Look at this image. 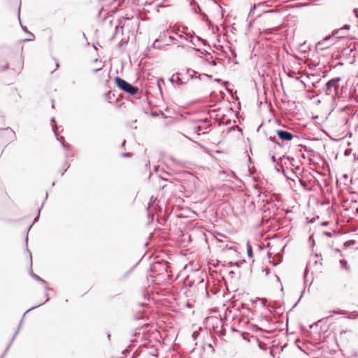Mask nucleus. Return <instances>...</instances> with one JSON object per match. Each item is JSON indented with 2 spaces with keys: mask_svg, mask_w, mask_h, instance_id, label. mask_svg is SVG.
Segmentation results:
<instances>
[{
  "mask_svg": "<svg viewBox=\"0 0 358 358\" xmlns=\"http://www.w3.org/2000/svg\"><path fill=\"white\" fill-rule=\"evenodd\" d=\"M341 81V78L336 77L328 80L324 88V91L326 94L331 96L332 99H336L339 98L338 91L340 89L339 83Z\"/></svg>",
  "mask_w": 358,
  "mask_h": 358,
  "instance_id": "obj_1",
  "label": "nucleus"
},
{
  "mask_svg": "<svg viewBox=\"0 0 358 358\" xmlns=\"http://www.w3.org/2000/svg\"><path fill=\"white\" fill-rule=\"evenodd\" d=\"M115 83L119 89L130 95H136L139 91L137 86L129 83L127 81L120 77H116L115 78Z\"/></svg>",
  "mask_w": 358,
  "mask_h": 358,
  "instance_id": "obj_2",
  "label": "nucleus"
},
{
  "mask_svg": "<svg viewBox=\"0 0 358 358\" xmlns=\"http://www.w3.org/2000/svg\"><path fill=\"white\" fill-rule=\"evenodd\" d=\"M196 122L201 123V124L195 126L193 128L195 133H196L198 135H200V131L203 130L204 131L203 132V134L208 133V131H206V130L208 129L210 127L211 124L210 123V121L207 118L199 119L196 120Z\"/></svg>",
  "mask_w": 358,
  "mask_h": 358,
  "instance_id": "obj_3",
  "label": "nucleus"
},
{
  "mask_svg": "<svg viewBox=\"0 0 358 358\" xmlns=\"http://www.w3.org/2000/svg\"><path fill=\"white\" fill-rule=\"evenodd\" d=\"M350 29V25L345 24L343 27L334 30L331 35L326 36L325 38H323V40H322L321 41H319L317 43V47L322 46L324 43L329 41L332 37H334L336 35H338L341 31H349Z\"/></svg>",
  "mask_w": 358,
  "mask_h": 358,
  "instance_id": "obj_4",
  "label": "nucleus"
},
{
  "mask_svg": "<svg viewBox=\"0 0 358 358\" xmlns=\"http://www.w3.org/2000/svg\"><path fill=\"white\" fill-rule=\"evenodd\" d=\"M276 134L278 138L283 141H290L295 136L292 133L285 130H277Z\"/></svg>",
  "mask_w": 358,
  "mask_h": 358,
  "instance_id": "obj_5",
  "label": "nucleus"
},
{
  "mask_svg": "<svg viewBox=\"0 0 358 358\" xmlns=\"http://www.w3.org/2000/svg\"><path fill=\"white\" fill-rule=\"evenodd\" d=\"M46 296H48V294H46ZM48 300H49V297H48V296H47V298H46L45 301L43 303H39L38 305L35 306H33L32 308H31L28 309V310H27L24 313L23 317H24V316H25V315H26L28 312H29L30 310H33V309H34V308H37V307H38V306H41L42 304H43L45 302H46V301H48ZM22 318H24V317H22ZM22 320H23V319H22V320H21V322H20V324H22ZM20 325H21V324H20ZM20 328V326H19L18 329L17 330V331L15 332V334L14 336L13 337V338H12V340H11L10 343V345H11L12 342H13V340L15 339V336H16V335L17 334V333H18V331H19ZM9 347H10V346H8V348H9ZM8 349V348H7V349L5 350L4 354L7 352Z\"/></svg>",
  "mask_w": 358,
  "mask_h": 358,
  "instance_id": "obj_6",
  "label": "nucleus"
},
{
  "mask_svg": "<svg viewBox=\"0 0 358 358\" xmlns=\"http://www.w3.org/2000/svg\"><path fill=\"white\" fill-rule=\"evenodd\" d=\"M6 136V141L8 142H12L15 140V131L10 127H7L4 129Z\"/></svg>",
  "mask_w": 358,
  "mask_h": 358,
  "instance_id": "obj_7",
  "label": "nucleus"
},
{
  "mask_svg": "<svg viewBox=\"0 0 358 358\" xmlns=\"http://www.w3.org/2000/svg\"><path fill=\"white\" fill-rule=\"evenodd\" d=\"M30 275L34 279L36 280V281L39 282H41L44 287H45V289H49V287H48V283L45 280H44L43 279H42L41 277H39L38 275L34 273L32 271H31L30 273Z\"/></svg>",
  "mask_w": 358,
  "mask_h": 358,
  "instance_id": "obj_8",
  "label": "nucleus"
},
{
  "mask_svg": "<svg viewBox=\"0 0 358 358\" xmlns=\"http://www.w3.org/2000/svg\"><path fill=\"white\" fill-rule=\"evenodd\" d=\"M180 73H177L176 75H173L170 79L169 80L171 82V83H176L178 85H182L183 84H185V82H183L182 80V79L180 78Z\"/></svg>",
  "mask_w": 358,
  "mask_h": 358,
  "instance_id": "obj_9",
  "label": "nucleus"
},
{
  "mask_svg": "<svg viewBox=\"0 0 358 358\" xmlns=\"http://www.w3.org/2000/svg\"><path fill=\"white\" fill-rule=\"evenodd\" d=\"M162 41V39L161 38V37L155 39L152 45L147 47V51H150L152 49H160L161 46H159L158 43Z\"/></svg>",
  "mask_w": 358,
  "mask_h": 358,
  "instance_id": "obj_10",
  "label": "nucleus"
},
{
  "mask_svg": "<svg viewBox=\"0 0 358 358\" xmlns=\"http://www.w3.org/2000/svg\"><path fill=\"white\" fill-rule=\"evenodd\" d=\"M247 254L250 258H252L253 257L252 248L250 242H248L247 243Z\"/></svg>",
  "mask_w": 358,
  "mask_h": 358,
  "instance_id": "obj_11",
  "label": "nucleus"
},
{
  "mask_svg": "<svg viewBox=\"0 0 358 358\" xmlns=\"http://www.w3.org/2000/svg\"><path fill=\"white\" fill-rule=\"evenodd\" d=\"M340 264H341L342 268L346 269L347 271H350V266H349V264H348L346 260L341 259L340 261Z\"/></svg>",
  "mask_w": 358,
  "mask_h": 358,
  "instance_id": "obj_12",
  "label": "nucleus"
},
{
  "mask_svg": "<svg viewBox=\"0 0 358 358\" xmlns=\"http://www.w3.org/2000/svg\"><path fill=\"white\" fill-rule=\"evenodd\" d=\"M276 13V12L273 10H268L266 12L264 13V16L266 17V18H271V17L275 14Z\"/></svg>",
  "mask_w": 358,
  "mask_h": 358,
  "instance_id": "obj_13",
  "label": "nucleus"
},
{
  "mask_svg": "<svg viewBox=\"0 0 358 358\" xmlns=\"http://www.w3.org/2000/svg\"><path fill=\"white\" fill-rule=\"evenodd\" d=\"M187 73H189V76H190V78L192 79L193 78H198V73L195 71H193V70H191V69H189L187 71Z\"/></svg>",
  "mask_w": 358,
  "mask_h": 358,
  "instance_id": "obj_14",
  "label": "nucleus"
},
{
  "mask_svg": "<svg viewBox=\"0 0 358 358\" xmlns=\"http://www.w3.org/2000/svg\"><path fill=\"white\" fill-rule=\"evenodd\" d=\"M206 348L210 351V355H213L215 352L214 348L211 343L206 344V347L203 348L205 350Z\"/></svg>",
  "mask_w": 358,
  "mask_h": 358,
  "instance_id": "obj_15",
  "label": "nucleus"
},
{
  "mask_svg": "<svg viewBox=\"0 0 358 358\" xmlns=\"http://www.w3.org/2000/svg\"><path fill=\"white\" fill-rule=\"evenodd\" d=\"M330 313L332 314H336V315H346L348 312L346 310H331Z\"/></svg>",
  "mask_w": 358,
  "mask_h": 358,
  "instance_id": "obj_16",
  "label": "nucleus"
},
{
  "mask_svg": "<svg viewBox=\"0 0 358 358\" xmlns=\"http://www.w3.org/2000/svg\"><path fill=\"white\" fill-rule=\"evenodd\" d=\"M281 158L282 159H287V160H289L290 162V164L292 166H295V164H294L295 159L293 157H291L289 156L283 155Z\"/></svg>",
  "mask_w": 358,
  "mask_h": 358,
  "instance_id": "obj_17",
  "label": "nucleus"
},
{
  "mask_svg": "<svg viewBox=\"0 0 358 358\" xmlns=\"http://www.w3.org/2000/svg\"><path fill=\"white\" fill-rule=\"evenodd\" d=\"M268 140L273 143H274L275 144H276L278 146H279L280 148H282V145L279 143L277 139L275 138V137H272V136H270L268 138Z\"/></svg>",
  "mask_w": 358,
  "mask_h": 358,
  "instance_id": "obj_18",
  "label": "nucleus"
},
{
  "mask_svg": "<svg viewBox=\"0 0 358 358\" xmlns=\"http://www.w3.org/2000/svg\"><path fill=\"white\" fill-rule=\"evenodd\" d=\"M212 78V76L210 75H208V74H206V73H202V74H198V78L200 79V80H202L203 78H206V79H210Z\"/></svg>",
  "mask_w": 358,
  "mask_h": 358,
  "instance_id": "obj_19",
  "label": "nucleus"
},
{
  "mask_svg": "<svg viewBox=\"0 0 358 358\" xmlns=\"http://www.w3.org/2000/svg\"><path fill=\"white\" fill-rule=\"evenodd\" d=\"M22 29L25 33L29 34L31 36V38L26 39V41H32L34 38V35L29 32L26 28L22 27Z\"/></svg>",
  "mask_w": 358,
  "mask_h": 358,
  "instance_id": "obj_20",
  "label": "nucleus"
},
{
  "mask_svg": "<svg viewBox=\"0 0 358 358\" xmlns=\"http://www.w3.org/2000/svg\"><path fill=\"white\" fill-rule=\"evenodd\" d=\"M355 243V241L354 240H350V241H348L345 243V246H352V245H354Z\"/></svg>",
  "mask_w": 358,
  "mask_h": 358,
  "instance_id": "obj_21",
  "label": "nucleus"
},
{
  "mask_svg": "<svg viewBox=\"0 0 358 358\" xmlns=\"http://www.w3.org/2000/svg\"><path fill=\"white\" fill-rule=\"evenodd\" d=\"M258 345H259V348H261L262 350L266 349V345L261 341H258Z\"/></svg>",
  "mask_w": 358,
  "mask_h": 358,
  "instance_id": "obj_22",
  "label": "nucleus"
},
{
  "mask_svg": "<svg viewBox=\"0 0 358 358\" xmlns=\"http://www.w3.org/2000/svg\"><path fill=\"white\" fill-rule=\"evenodd\" d=\"M345 31H341L338 35H336V38H341L346 36L347 34H345Z\"/></svg>",
  "mask_w": 358,
  "mask_h": 358,
  "instance_id": "obj_23",
  "label": "nucleus"
},
{
  "mask_svg": "<svg viewBox=\"0 0 358 358\" xmlns=\"http://www.w3.org/2000/svg\"><path fill=\"white\" fill-rule=\"evenodd\" d=\"M121 155L123 157H130L131 156V154L130 152H124L122 153Z\"/></svg>",
  "mask_w": 358,
  "mask_h": 358,
  "instance_id": "obj_24",
  "label": "nucleus"
},
{
  "mask_svg": "<svg viewBox=\"0 0 358 358\" xmlns=\"http://www.w3.org/2000/svg\"><path fill=\"white\" fill-rule=\"evenodd\" d=\"M65 166H66V168L63 170V172H62V176L64 174V172L66 171L67 169L69 167L70 165L67 162H66Z\"/></svg>",
  "mask_w": 358,
  "mask_h": 358,
  "instance_id": "obj_25",
  "label": "nucleus"
},
{
  "mask_svg": "<svg viewBox=\"0 0 358 358\" xmlns=\"http://www.w3.org/2000/svg\"><path fill=\"white\" fill-rule=\"evenodd\" d=\"M42 207H43V205L41 206V208H42ZM41 209V208H40V209L38 210V215L34 218L33 223H34L35 222H36V221L38 220Z\"/></svg>",
  "mask_w": 358,
  "mask_h": 358,
  "instance_id": "obj_26",
  "label": "nucleus"
},
{
  "mask_svg": "<svg viewBox=\"0 0 358 358\" xmlns=\"http://www.w3.org/2000/svg\"><path fill=\"white\" fill-rule=\"evenodd\" d=\"M199 333L197 331H194L192 334V337L195 340L196 337L198 336Z\"/></svg>",
  "mask_w": 358,
  "mask_h": 358,
  "instance_id": "obj_27",
  "label": "nucleus"
},
{
  "mask_svg": "<svg viewBox=\"0 0 358 358\" xmlns=\"http://www.w3.org/2000/svg\"><path fill=\"white\" fill-rule=\"evenodd\" d=\"M9 68V64L6 63L1 69L2 71L7 70Z\"/></svg>",
  "mask_w": 358,
  "mask_h": 358,
  "instance_id": "obj_28",
  "label": "nucleus"
},
{
  "mask_svg": "<svg viewBox=\"0 0 358 358\" xmlns=\"http://www.w3.org/2000/svg\"><path fill=\"white\" fill-rule=\"evenodd\" d=\"M56 129H57L56 127H55V126L52 127V130L55 134V136H56L57 139L59 140L58 134H57Z\"/></svg>",
  "mask_w": 358,
  "mask_h": 358,
  "instance_id": "obj_29",
  "label": "nucleus"
},
{
  "mask_svg": "<svg viewBox=\"0 0 358 358\" xmlns=\"http://www.w3.org/2000/svg\"><path fill=\"white\" fill-rule=\"evenodd\" d=\"M194 10H195V12H196V13H199V12H200V11H201V8H200V7L199 6V5H197V8H194Z\"/></svg>",
  "mask_w": 358,
  "mask_h": 358,
  "instance_id": "obj_30",
  "label": "nucleus"
},
{
  "mask_svg": "<svg viewBox=\"0 0 358 358\" xmlns=\"http://www.w3.org/2000/svg\"><path fill=\"white\" fill-rule=\"evenodd\" d=\"M169 40H170L171 42H173V43H175V41H177L175 38H173V37H172V36H169Z\"/></svg>",
  "mask_w": 358,
  "mask_h": 358,
  "instance_id": "obj_31",
  "label": "nucleus"
},
{
  "mask_svg": "<svg viewBox=\"0 0 358 358\" xmlns=\"http://www.w3.org/2000/svg\"><path fill=\"white\" fill-rule=\"evenodd\" d=\"M22 69V66H19V68H18L17 70H15V71H16L17 73H20V72L21 71Z\"/></svg>",
  "mask_w": 358,
  "mask_h": 358,
  "instance_id": "obj_32",
  "label": "nucleus"
},
{
  "mask_svg": "<svg viewBox=\"0 0 358 358\" xmlns=\"http://www.w3.org/2000/svg\"><path fill=\"white\" fill-rule=\"evenodd\" d=\"M62 147H63L64 148H65V149L68 148V145H66L64 142H62Z\"/></svg>",
  "mask_w": 358,
  "mask_h": 358,
  "instance_id": "obj_33",
  "label": "nucleus"
},
{
  "mask_svg": "<svg viewBox=\"0 0 358 358\" xmlns=\"http://www.w3.org/2000/svg\"><path fill=\"white\" fill-rule=\"evenodd\" d=\"M27 251L29 253V257H30V260H31V263L32 262V259H31V252H29V249L27 248Z\"/></svg>",
  "mask_w": 358,
  "mask_h": 358,
  "instance_id": "obj_34",
  "label": "nucleus"
},
{
  "mask_svg": "<svg viewBox=\"0 0 358 358\" xmlns=\"http://www.w3.org/2000/svg\"><path fill=\"white\" fill-rule=\"evenodd\" d=\"M125 144H126V141L124 140L122 144H121V148H123L124 146H125Z\"/></svg>",
  "mask_w": 358,
  "mask_h": 358,
  "instance_id": "obj_35",
  "label": "nucleus"
},
{
  "mask_svg": "<svg viewBox=\"0 0 358 358\" xmlns=\"http://www.w3.org/2000/svg\"><path fill=\"white\" fill-rule=\"evenodd\" d=\"M271 161H272L273 163H275V162H276V159H275V157H274L273 155V156H271Z\"/></svg>",
  "mask_w": 358,
  "mask_h": 358,
  "instance_id": "obj_36",
  "label": "nucleus"
},
{
  "mask_svg": "<svg viewBox=\"0 0 358 358\" xmlns=\"http://www.w3.org/2000/svg\"><path fill=\"white\" fill-rule=\"evenodd\" d=\"M32 225H34V223H31V224L27 228V233L29 232V231L30 230V229L31 228Z\"/></svg>",
  "mask_w": 358,
  "mask_h": 358,
  "instance_id": "obj_37",
  "label": "nucleus"
},
{
  "mask_svg": "<svg viewBox=\"0 0 358 358\" xmlns=\"http://www.w3.org/2000/svg\"><path fill=\"white\" fill-rule=\"evenodd\" d=\"M271 263L273 266H277L279 264V262H275L274 261H273Z\"/></svg>",
  "mask_w": 358,
  "mask_h": 358,
  "instance_id": "obj_38",
  "label": "nucleus"
},
{
  "mask_svg": "<svg viewBox=\"0 0 358 358\" xmlns=\"http://www.w3.org/2000/svg\"><path fill=\"white\" fill-rule=\"evenodd\" d=\"M210 338L214 341L215 343L217 341L215 337L210 336Z\"/></svg>",
  "mask_w": 358,
  "mask_h": 358,
  "instance_id": "obj_39",
  "label": "nucleus"
},
{
  "mask_svg": "<svg viewBox=\"0 0 358 358\" xmlns=\"http://www.w3.org/2000/svg\"><path fill=\"white\" fill-rule=\"evenodd\" d=\"M278 27H279V25H275V26H273V27H271V29H276Z\"/></svg>",
  "mask_w": 358,
  "mask_h": 358,
  "instance_id": "obj_40",
  "label": "nucleus"
},
{
  "mask_svg": "<svg viewBox=\"0 0 358 358\" xmlns=\"http://www.w3.org/2000/svg\"><path fill=\"white\" fill-rule=\"evenodd\" d=\"M28 233H27V236H26V238H25V243L26 244H27V242H28V236H27Z\"/></svg>",
  "mask_w": 358,
  "mask_h": 358,
  "instance_id": "obj_41",
  "label": "nucleus"
},
{
  "mask_svg": "<svg viewBox=\"0 0 358 358\" xmlns=\"http://www.w3.org/2000/svg\"><path fill=\"white\" fill-rule=\"evenodd\" d=\"M324 234L328 236H331V234L329 232H324Z\"/></svg>",
  "mask_w": 358,
  "mask_h": 358,
  "instance_id": "obj_42",
  "label": "nucleus"
},
{
  "mask_svg": "<svg viewBox=\"0 0 358 358\" xmlns=\"http://www.w3.org/2000/svg\"><path fill=\"white\" fill-rule=\"evenodd\" d=\"M107 337L108 338V339L110 340V334L109 332L107 333Z\"/></svg>",
  "mask_w": 358,
  "mask_h": 358,
  "instance_id": "obj_43",
  "label": "nucleus"
},
{
  "mask_svg": "<svg viewBox=\"0 0 358 358\" xmlns=\"http://www.w3.org/2000/svg\"><path fill=\"white\" fill-rule=\"evenodd\" d=\"M52 107L55 108V103H54V101L53 100L52 101Z\"/></svg>",
  "mask_w": 358,
  "mask_h": 358,
  "instance_id": "obj_44",
  "label": "nucleus"
},
{
  "mask_svg": "<svg viewBox=\"0 0 358 358\" xmlns=\"http://www.w3.org/2000/svg\"><path fill=\"white\" fill-rule=\"evenodd\" d=\"M106 96L107 97H109V96H110V92L106 93Z\"/></svg>",
  "mask_w": 358,
  "mask_h": 358,
  "instance_id": "obj_45",
  "label": "nucleus"
},
{
  "mask_svg": "<svg viewBox=\"0 0 358 358\" xmlns=\"http://www.w3.org/2000/svg\"><path fill=\"white\" fill-rule=\"evenodd\" d=\"M285 176H286L288 179H290V180H294V179L291 178L290 177H289V176H286V175H285Z\"/></svg>",
  "mask_w": 358,
  "mask_h": 358,
  "instance_id": "obj_46",
  "label": "nucleus"
},
{
  "mask_svg": "<svg viewBox=\"0 0 358 358\" xmlns=\"http://www.w3.org/2000/svg\"><path fill=\"white\" fill-rule=\"evenodd\" d=\"M138 306H144V304L143 303H138Z\"/></svg>",
  "mask_w": 358,
  "mask_h": 358,
  "instance_id": "obj_47",
  "label": "nucleus"
},
{
  "mask_svg": "<svg viewBox=\"0 0 358 358\" xmlns=\"http://www.w3.org/2000/svg\"><path fill=\"white\" fill-rule=\"evenodd\" d=\"M58 67H59V63L57 62V64H56V69H57Z\"/></svg>",
  "mask_w": 358,
  "mask_h": 358,
  "instance_id": "obj_48",
  "label": "nucleus"
},
{
  "mask_svg": "<svg viewBox=\"0 0 358 358\" xmlns=\"http://www.w3.org/2000/svg\"><path fill=\"white\" fill-rule=\"evenodd\" d=\"M51 121H52V122H55V118H54V117H52V120H51Z\"/></svg>",
  "mask_w": 358,
  "mask_h": 358,
  "instance_id": "obj_49",
  "label": "nucleus"
},
{
  "mask_svg": "<svg viewBox=\"0 0 358 358\" xmlns=\"http://www.w3.org/2000/svg\"><path fill=\"white\" fill-rule=\"evenodd\" d=\"M328 46H325V47H321V49H325L327 48Z\"/></svg>",
  "mask_w": 358,
  "mask_h": 358,
  "instance_id": "obj_50",
  "label": "nucleus"
},
{
  "mask_svg": "<svg viewBox=\"0 0 358 358\" xmlns=\"http://www.w3.org/2000/svg\"><path fill=\"white\" fill-rule=\"evenodd\" d=\"M268 256L269 257H271V254L268 252Z\"/></svg>",
  "mask_w": 358,
  "mask_h": 358,
  "instance_id": "obj_51",
  "label": "nucleus"
},
{
  "mask_svg": "<svg viewBox=\"0 0 358 358\" xmlns=\"http://www.w3.org/2000/svg\"><path fill=\"white\" fill-rule=\"evenodd\" d=\"M115 29H116V31H118V29H119V27H116V28H115Z\"/></svg>",
  "mask_w": 358,
  "mask_h": 358,
  "instance_id": "obj_52",
  "label": "nucleus"
},
{
  "mask_svg": "<svg viewBox=\"0 0 358 358\" xmlns=\"http://www.w3.org/2000/svg\"><path fill=\"white\" fill-rule=\"evenodd\" d=\"M339 251V249H336V252H338Z\"/></svg>",
  "mask_w": 358,
  "mask_h": 358,
  "instance_id": "obj_53",
  "label": "nucleus"
},
{
  "mask_svg": "<svg viewBox=\"0 0 358 358\" xmlns=\"http://www.w3.org/2000/svg\"><path fill=\"white\" fill-rule=\"evenodd\" d=\"M143 319V317H136V320Z\"/></svg>",
  "mask_w": 358,
  "mask_h": 358,
  "instance_id": "obj_54",
  "label": "nucleus"
},
{
  "mask_svg": "<svg viewBox=\"0 0 358 358\" xmlns=\"http://www.w3.org/2000/svg\"><path fill=\"white\" fill-rule=\"evenodd\" d=\"M270 355H272V356H273V352H270Z\"/></svg>",
  "mask_w": 358,
  "mask_h": 358,
  "instance_id": "obj_55",
  "label": "nucleus"
},
{
  "mask_svg": "<svg viewBox=\"0 0 358 358\" xmlns=\"http://www.w3.org/2000/svg\"><path fill=\"white\" fill-rule=\"evenodd\" d=\"M48 193H47V194H46V195H45V199H47V198H48Z\"/></svg>",
  "mask_w": 358,
  "mask_h": 358,
  "instance_id": "obj_56",
  "label": "nucleus"
},
{
  "mask_svg": "<svg viewBox=\"0 0 358 358\" xmlns=\"http://www.w3.org/2000/svg\"><path fill=\"white\" fill-rule=\"evenodd\" d=\"M20 10L18 11V16L20 17Z\"/></svg>",
  "mask_w": 358,
  "mask_h": 358,
  "instance_id": "obj_57",
  "label": "nucleus"
},
{
  "mask_svg": "<svg viewBox=\"0 0 358 358\" xmlns=\"http://www.w3.org/2000/svg\"><path fill=\"white\" fill-rule=\"evenodd\" d=\"M201 358H202V357H201Z\"/></svg>",
  "mask_w": 358,
  "mask_h": 358,
  "instance_id": "obj_58",
  "label": "nucleus"
}]
</instances>
